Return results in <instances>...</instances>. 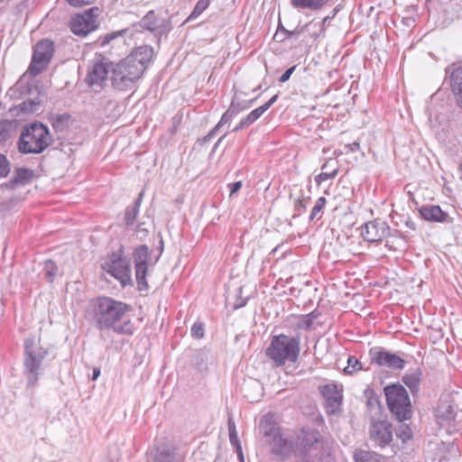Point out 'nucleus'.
<instances>
[{"label":"nucleus","instance_id":"1a4fd4ad","mask_svg":"<svg viewBox=\"0 0 462 462\" xmlns=\"http://www.w3.org/2000/svg\"><path fill=\"white\" fill-rule=\"evenodd\" d=\"M99 14L97 7H92L71 17L69 26L71 32L78 36H86L97 28V18Z\"/></svg>","mask_w":462,"mask_h":462},{"label":"nucleus","instance_id":"7c9ffc66","mask_svg":"<svg viewBox=\"0 0 462 462\" xmlns=\"http://www.w3.org/2000/svg\"><path fill=\"white\" fill-rule=\"evenodd\" d=\"M228 431L230 443L235 447L240 462H245L242 447L238 439L236 425L235 422H233L231 420H228Z\"/></svg>","mask_w":462,"mask_h":462},{"label":"nucleus","instance_id":"72a5a7b5","mask_svg":"<svg viewBox=\"0 0 462 462\" xmlns=\"http://www.w3.org/2000/svg\"><path fill=\"white\" fill-rule=\"evenodd\" d=\"M59 273L58 266L52 260H46L43 266V275L49 282H52Z\"/></svg>","mask_w":462,"mask_h":462},{"label":"nucleus","instance_id":"9b49d317","mask_svg":"<svg viewBox=\"0 0 462 462\" xmlns=\"http://www.w3.org/2000/svg\"><path fill=\"white\" fill-rule=\"evenodd\" d=\"M369 356L371 363L379 366H385L392 370H402L405 365V360L394 353L386 351L381 346H375L370 349Z\"/></svg>","mask_w":462,"mask_h":462},{"label":"nucleus","instance_id":"f704fd0d","mask_svg":"<svg viewBox=\"0 0 462 462\" xmlns=\"http://www.w3.org/2000/svg\"><path fill=\"white\" fill-rule=\"evenodd\" d=\"M356 462H381V457L371 451L358 450L355 454Z\"/></svg>","mask_w":462,"mask_h":462},{"label":"nucleus","instance_id":"bb28decb","mask_svg":"<svg viewBox=\"0 0 462 462\" xmlns=\"http://www.w3.org/2000/svg\"><path fill=\"white\" fill-rule=\"evenodd\" d=\"M143 196V191H141L134 204L126 208L125 211V223L127 226L134 225L136 217L139 213V208L142 203Z\"/></svg>","mask_w":462,"mask_h":462},{"label":"nucleus","instance_id":"dca6fc26","mask_svg":"<svg viewBox=\"0 0 462 462\" xmlns=\"http://www.w3.org/2000/svg\"><path fill=\"white\" fill-rule=\"evenodd\" d=\"M391 228L384 221L374 220L366 223L362 228V236L367 242H379L390 235Z\"/></svg>","mask_w":462,"mask_h":462},{"label":"nucleus","instance_id":"3c124183","mask_svg":"<svg viewBox=\"0 0 462 462\" xmlns=\"http://www.w3.org/2000/svg\"><path fill=\"white\" fill-rule=\"evenodd\" d=\"M278 95H274L266 103H264L260 107L265 112L267 111L277 100Z\"/></svg>","mask_w":462,"mask_h":462},{"label":"nucleus","instance_id":"ea45409f","mask_svg":"<svg viewBox=\"0 0 462 462\" xmlns=\"http://www.w3.org/2000/svg\"><path fill=\"white\" fill-rule=\"evenodd\" d=\"M127 32V29L111 32L104 35L100 38V46L104 47L106 44L110 43L113 40L116 39L119 36H124Z\"/></svg>","mask_w":462,"mask_h":462},{"label":"nucleus","instance_id":"6e6d98bb","mask_svg":"<svg viewBox=\"0 0 462 462\" xmlns=\"http://www.w3.org/2000/svg\"><path fill=\"white\" fill-rule=\"evenodd\" d=\"M32 105H33V103L32 101H30L28 103L27 102H23L22 104V107L21 108L23 111H32Z\"/></svg>","mask_w":462,"mask_h":462},{"label":"nucleus","instance_id":"0eeeda50","mask_svg":"<svg viewBox=\"0 0 462 462\" xmlns=\"http://www.w3.org/2000/svg\"><path fill=\"white\" fill-rule=\"evenodd\" d=\"M387 406L399 421L411 418V403L406 389L401 384H392L384 388Z\"/></svg>","mask_w":462,"mask_h":462},{"label":"nucleus","instance_id":"2eb2a0df","mask_svg":"<svg viewBox=\"0 0 462 462\" xmlns=\"http://www.w3.org/2000/svg\"><path fill=\"white\" fill-rule=\"evenodd\" d=\"M325 399V408L328 414H337L341 411L343 401L342 390L336 384H325L319 388Z\"/></svg>","mask_w":462,"mask_h":462},{"label":"nucleus","instance_id":"e433bc0d","mask_svg":"<svg viewBox=\"0 0 462 462\" xmlns=\"http://www.w3.org/2000/svg\"><path fill=\"white\" fill-rule=\"evenodd\" d=\"M365 393L367 397L366 406L369 409V411L371 412H378L380 411L381 405L377 395L372 390H366Z\"/></svg>","mask_w":462,"mask_h":462},{"label":"nucleus","instance_id":"5701e85b","mask_svg":"<svg viewBox=\"0 0 462 462\" xmlns=\"http://www.w3.org/2000/svg\"><path fill=\"white\" fill-rule=\"evenodd\" d=\"M331 0H291L294 8L319 11L323 9Z\"/></svg>","mask_w":462,"mask_h":462},{"label":"nucleus","instance_id":"4c0bfd02","mask_svg":"<svg viewBox=\"0 0 462 462\" xmlns=\"http://www.w3.org/2000/svg\"><path fill=\"white\" fill-rule=\"evenodd\" d=\"M326 204H327L326 198L319 197L317 199L314 207L311 209V212H310V217H309L310 221H313L314 219L321 218V215H319V213H321V211L325 208Z\"/></svg>","mask_w":462,"mask_h":462},{"label":"nucleus","instance_id":"c03bdc74","mask_svg":"<svg viewBox=\"0 0 462 462\" xmlns=\"http://www.w3.org/2000/svg\"><path fill=\"white\" fill-rule=\"evenodd\" d=\"M252 102H253V100L250 102L243 101V102L239 103V102L236 101V97H234L229 108H233L234 116H236V115H238L241 111L248 108Z\"/></svg>","mask_w":462,"mask_h":462},{"label":"nucleus","instance_id":"864d4df0","mask_svg":"<svg viewBox=\"0 0 462 462\" xmlns=\"http://www.w3.org/2000/svg\"><path fill=\"white\" fill-rule=\"evenodd\" d=\"M349 152H356L360 149V143L358 142H354L346 146Z\"/></svg>","mask_w":462,"mask_h":462},{"label":"nucleus","instance_id":"6e6552de","mask_svg":"<svg viewBox=\"0 0 462 462\" xmlns=\"http://www.w3.org/2000/svg\"><path fill=\"white\" fill-rule=\"evenodd\" d=\"M54 52V43L52 41L44 39L36 44L29 71L32 75L42 73L51 62Z\"/></svg>","mask_w":462,"mask_h":462},{"label":"nucleus","instance_id":"f3484780","mask_svg":"<svg viewBox=\"0 0 462 462\" xmlns=\"http://www.w3.org/2000/svg\"><path fill=\"white\" fill-rule=\"evenodd\" d=\"M106 270L117 279L123 286L131 282V268L126 259L116 257L106 263Z\"/></svg>","mask_w":462,"mask_h":462},{"label":"nucleus","instance_id":"412c9836","mask_svg":"<svg viewBox=\"0 0 462 462\" xmlns=\"http://www.w3.org/2000/svg\"><path fill=\"white\" fill-rule=\"evenodd\" d=\"M420 215L423 219L431 222L444 223L448 219V214L436 205L422 206L420 208Z\"/></svg>","mask_w":462,"mask_h":462},{"label":"nucleus","instance_id":"f03ea898","mask_svg":"<svg viewBox=\"0 0 462 462\" xmlns=\"http://www.w3.org/2000/svg\"><path fill=\"white\" fill-rule=\"evenodd\" d=\"M153 54L152 47L140 46L116 64L111 62L110 80L114 88L125 91L134 88Z\"/></svg>","mask_w":462,"mask_h":462},{"label":"nucleus","instance_id":"39448f33","mask_svg":"<svg viewBox=\"0 0 462 462\" xmlns=\"http://www.w3.org/2000/svg\"><path fill=\"white\" fill-rule=\"evenodd\" d=\"M52 136L42 123H32L21 133L18 150L22 153H41L51 145Z\"/></svg>","mask_w":462,"mask_h":462},{"label":"nucleus","instance_id":"9d476101","mask_svg":"<svg viewBox=\"0 0 462 462\" xmlns=\"http://www.w3.org/2000/svg\"><path fill=\"white\" fill-rule=\"evenodd\" d=\"M108 73L111 74V61L107 58L101 56L91 67H89L86 82L94 90L99 91L108 80Z\"/></svg>","mask_w":462,"mask_h":462},{"label":"nucleus","instance_id":"423d86ee","mask_svg":"<svg viewBox=\"0 0 462 462\" xmlns=\"http://www.w3.org/2000/svg\"><path fill=\"white\" fill-rule=\"evenodd\" d=\"M47 350L41 346L40 342L33 338L24 341V374L27 376V388H33L37 384L41 366L47 355Z\"/></svg>","mask_w":462,"mask_h":462},{"label":"nucleus","instance_id":"f8f14e48","mask_svg":"<svg viewBox=\"0 0 462 462\" xmlns=\"http://www.w3.org/2000/svg\"><path fill=\"white\" fill-rule=\"evenodd\" d=\"M149 248L143 245L135 248L133 257L135 267V278L140 291L147 290L148 283L146 281L147 261L149 258Z\"/></svg>","mask_w":462,"mask_h":462},{"label":"nucleus","instance_id":"cd10ccee","mask_svg":"<svg viewBox=\"0 0 462 462\" xmlns=\"http://www.w3.org/2000/svg\"><path fill=\"white\" fill-rule=\"evenodd\" d=\"M33 178V171L28 168H16L14 171V176L11 180L10 184L11 185H16V184H28L32 179Z\"/></svg>","mask_w":462,"mask_h":462},{"label":"nucleus","instance_id":"a878e982","mask_svg":"<svg viewBox=\"0 0 462 462\" xmlns=\"http://www.w3.org/2000/svg\"><path fill=\"white\" fill-rule=\"evenodd\" d=\"M50 121L56 132H63L69 127L71 116L68 113L52 114L50 116Z\"/></svg>","mask_w":462,"mask_h":462},{"label":"nucleus","instance_id":"4468645a","mask_svg":"<svg viewBox=\"0 0 462 462\" xmlns=\"http://www.w3.org/2000/svg\"><path fill=\"white\" fill-rule=\"evenodd\" d=\"M393 426L388 421H374L369 429L370 440L375 447L384 448L393 440Z\"/></svg>","mask_w":462,"mask_h":462},{"label":"nucleus","instance_id":"4d7b16f0","mask_svg":"<svg viewBox=\"0 0 462 462\" xmlns=\"http://www.w3.org/2000/svg\"><path fill=\"white\" fill-rule=\"evenodd\" d=\"M159 250H160V254H159V256L157 258H159L161 256V254H162L163 252V240L162 238L161 237L160 238V246H159ZM158 259H156L157 261Z\"/></svg>","mask_w":462,"mask_h":462},{"label":"nucleus","instance_id":"a211bd4d","mask_svg":"<svg viewBox=\"0 0 462 462\" xmlns=\"http://www.w3.org/2000/svg\"><path fill=\"white\" fill-rule=\"evenodd\" d=\"M152 462H181L182 457L170 444H161L151 452Z\"/></svg>","mask_w":462,"mask_h":462},{"label":"nucleus","instance_id":"8fccbe9b","mask_svg":"<svg viewBox=\"0 0 462 462\" xmlns=\"http://www.w3.org/2000/svg\"><path fill=\"white\" fill-rule=\"evenodd\" d=\"M295 69H296V66H292V67L289 68L287 70H285V72L281 76L279 81L282 83L288 81L289 79L291 78V74L295 70Z\"/></svg>","mask_w":462,"mask_h":462},{"label":"nucleus","instance_id":"58836bf2","mask_svg":"<svg viewBox=\"0 0 462 462\" xmlns=\"http://www.w3.org/2000/svg\"><path fill=\"white\" fill-rule=\"evenodd\" d=\"M210 0H199L191 12V14L187 18L186 22L193 20L197 18L199 14H201L209 5Z\"/></svg>","mask_w":462,"mask_h":462},{"label":"nucleus","instance_id":"4be33fe9","mask_svg":"<svg viewBox=\"0 0 462 462\" xmlns=\"http://www.w3.org/2000/svg\"><path fill=\"white\" fill-rule=\"evenodd\" d=\"M272 452L282 458L287 457L292 451V443L280 433L270 441Z\"/></svg>","mask_w":462,"mask_h":462},{"label":"nucleus","instance_id":"09e8293b","mask_svg":"<svg viewBox=\"0 0 462 462\" xmlns=\"http://www.w3.org/2000/svg\"><path fill=\"white\" fill-rule=\"evenodd\" d=\"M143 226H144V224L141 223L137 226V228H136V234L140 239H143L145 236H147V235L149 233V230L146 227H144Z\"/></svg>","mask_w":462,"mask_h":462},{"label":"nucleus","instance_id":"f257e3e1","mask_svg":"<svg viewBox=\"0 0 462 462\" xmlns=\"http://www.w3.org/2000/svg\"><path fill=\"white\" fill-rule=\"evenodd\" d=\"M96 328L99 330H113L119 335H133L134 327L126 318L130 307L110 297H97L89 303Z\"/></svg>","mask_w":462,"mask_h":462},{"label":"nucleus","instance_id":"603ef678","mask_svg":"<svg viewBox=\"0 0 462 462\" xmlns=\"http://www.w3.org/2000/svg\"><path fill=\"white\" fill-rule=\"evenodd\" d=\"M229 187H230V195H233V194H235L236 192H237L241 189L242 182L241 181H236V182L231 183L229 185Z\"/></svg>","mask_w":462,"mask_h":462},{"label":"nucleus","instance_id":"37998d69","mask_svg":"<svg viewBox=\"0 0 462 462\" xmlns=\"http://www.w3.org/2000/svg\"><path fill=\"white\" fill-rule=\"evenodd\" d=\"M11 171V163L8 159L2 153H0V177H7Z\"/></svg>","mask_w":462,"mask_h":462},{"label":"nucleus","instance_id":"ddd939ff","mask_svg":"<svg viewBox=\"0 0 462 462\" xmlns=\"http://www.w3.org/2000/svg\"><path fill=\"white\" fill-rule=\"evenodd\" d=\"M140 26L158 36L167 34L172 29L171 20L158 15L153 10L142 18Z\"/></svg>","mask_w":462,"mask_h":462},{"label":"nucleus","instance_id":"c9c22d12","mask_svg":"<svg viewBox=\"0 0 462 462\" xmlns=\"http://www.w3.org/2000/svg\"><path fill=\"white\" fill-rule=\"evenodd\" d=\"M320 313L317 310L310 312V314L303 316L298 322L300 328L310 329L314 326V321L319 317Z\"/></svg>","mask_w":462,"mask_h":462},{"label":"nucleus","instance_id":"e2e57ef3","mask_svg":"<svg viewBox=\"0 0 462 462\" xmlns=\"http://www.w3.org/2000/svg\"><path fill=\"white\" fill-rule=\"evenodd\" d=\"M4 0H0V2H3Z\"/></svg>","mask_w":462,"mask_h":462},{"label":"nucleus","instance_id":"7ed1b4c3","mask_svg":"<svg viewBox=\"0 0 462 462\" xmlns=\"http://www.w3.org/2000/svg\"><path fill=\"white\" fill-rule=\"evenodd\" d=\"M296 457L301 462H334L330 448L324 445L317 430H301Z\"/></svg>","mask_w":462,"mask_h":462},{"label":"nucleus","instance_id":"aec40b11","mask_svg":"<svg viewBox=\"0 0 462 462\" xmlns=\"http://www.w3.org/2000/svg\"><path fill=\"white\" fill-rule=\"evenodd\" d=\"M446 75H449L450 86L455 95L457 104L462 108V67H457L455 69H451V67H448L445 69Z\"/></svg>","mask_w":462,"mask_h":462},{"label":"nucleus","instance_id":"de8ad7c7","mask_svg":"<svg viewBox=\"0 0 462 462\" xmlns=\"http://www.w3.org/2000/svg\"><path fill=\"white\" fill-rule=\"evenodd\" d=\"M9 126L6 121L0 122V141H6L9 138Z\"/></svg>","mask_w":462,"mask_h":462},{"label":"nucleus","instance_id":"13d9d810","mask_svg":"<svg viewBox=\"0 0 462 462\" xmlns=\"http://www.w3.org/2000/svg\"><path fill=\"white\" fill-rule=\"evenodd\" d=\"M226 134H225L224 135H222L218 140L217 142L215 143L214 145V149H217V146L220 144V143L223 141V139L226 137Z\"/></svg>","mask_w":462,"mask_h":462},{"label":"nucleus","instance_id":"c756f323","mask_svg":"<svg viewBox=\"0 0 462 462\" xmlns=\"http://www.w3.org/2000/svg\"><path fill=\"white\" fill-rule=\"evenodd\" d=\"M263 113L264 111L260 106L254 109L245 117L240 120L239 124L233 129V132H237L241 129L250 126L257 119H259Z\"/></svg>","mask_w":462,"mask_h":462},{"label":"nucleus","instance_id":"c85d7f7f","mask_svg":"<svg viewBox=\"0 0 462 462\" xmlns=\"http://www.w3.org/2000/svg\"><path fill=\"white\" fill-rule=\"evenodd\" d=\"M260 430L266 438L273 439L275 435L280 434V429L276 427L272 417H263L259 425Z\"/></svg>","mask_w":462,"mask_h":462},{"label":"nucleus","instance_id":"a19ab883","mask_svg":"<svg viewBox=\"0 0 462 462\" xmlns=\"http://www.w3.org/2000/svg\"><path fill=\"white\" fill-rule=\"evenodd\" d=\"M362 364L355 356H349L347 359V366L344 368L346 374H351L354 372L362 370Z\"/></svg>","mask_w":462,"mask_h":462},{"label":"nucleus","instance_id":"393cba45","mask_svg":"<svg viewBox=\"0 0 462 462\" xmlns=\"http://www.w3.org/2000/svg\"><path fill=\"white\" fill-rule=\"evenodd\" d=\"M336 164L337 162H335L334 160H328L322 165V172L316 176V182L318 184H320L322 181L335 178L338 171V168Z\"/></svg>","mask_w":462,"mask_h":462},{"label":"nucleus","instance_id":"5fc2aeb1","mask_svg":"<svg viewBox=\"0 0 462 462\" xmlns=\"http://www.w3.org/2000/svg\"><path fill=\"white\" fill-rule=\"evenodd\" d=\"M68 3L72 6H82L87 4L84 0H67Z\"/></svg>","mask_w":462,"mask_h":462},{"label":"nucleus","instance_id":"49530a36","mask_svg":"<svg viewBox=\"0 0 462 462\" xmlns=\"http://www.w3.org/2000/svg\"><path fill=\"white\" fill-rule=\"evenodd\" d=\"M191 335L195 338H201L204 337V326L201 322H195L191 327Z\"/></svg>","mask_w":462,"mask_h":462},{"label":"nucleus","instance_id":"680f3d73","mask_svg":"<svg viewBox=\"0 0 462 462\" xmlns=\"http://www.w3.org/2000/svg\"><path fill=\"white\" fill-rule=\"evenodd\" d=\"M214 462H222V461H219V460H217V459H216Z\"/></svg>","mask_w":462,"mask_h":462},{"label":"nucleus","instance_id":"2f4dec72","mask_svg":"<svg viewBox=\"0 0 462 462\" xmlns=\"http://www.w3.org/2000/svg\"><path fill=\"white\" fill-rule=\"evenodd\" d=\"M244 390L245 392V396L250 402H257L262 395V387L256 381L245 384Z\"/></svg>","mask_w":462,"mask_h":462},{"label":"nucleus","instance_id":"473e14b6","mask_svg":"<svg viewBox=\"0 0 462 462\" xmlns=\"http://www.w3.org/2000/svg\"><path fill=\"white\" fill-rule=\"evenodd\" d=\"M234 110L233 108H228L221 116L220 121L217 124V125L205 136V140H210L216 133L218 131L220 127H222L225 124L228 123L234 118Z\"/></svg>","mask_w":462,"mask_h":462},{"label":"nucleus","instance_id":"bf43d9fd","mask_svg":"<svg viewBox=\"0 0 462 462\" xmlns=\"http://www.w3.org/2000/svg\"><path fill=\"white\" fill-rule=\"evenodd\" d=\"M99 374H100V371L99 370H94V372H93V379H97Z\"/></svg>","mask_w":462,"mask_h":462},{"label":"nucleus","instance_id":"20e7f679","mask_svg":"<svg viewBox=\"0 0 462 462\" xmlns=\"http://www.w3.org/2000/svg\"><path fill=\"white\" fill-rule=\"evenodd\" d=\"M300 344L299 336L290 337L284 334L273 336L266 348V356L277 366L283 365L286 362L295 363L300 354Z\"/></svg>","mask_w":462,"mask_h":462},{"label":"nucleus","instance_id":"052dcab7","mask_svg":"<svg viewBox=\"0 0 462 462\" xmlns=\"http://www.w3.org/2000/svg\"><path fill=\"white\" fill-rule=\"evenodd\" d=\"M286 33H288L289 35L292 34V32H288L286 31Z\"/></svg>","mask_w":462,"mask_h":462},{"label":"nucleus","instance_id":"a18cd8bd","mask_svg":"<svg viewBox=\"0 0 462 462\" xmlns=\"http://www.w3.org/2000/svg\"><path fill=\"white\" fill-rule=\"evenodd\" d=\"M397 436L403 441L405 442L406 440L408 439H411V437H412V431L411 430V428L404 424V425H402L399 431L397 432Z\"/></svg>","mask_w":462,"mask_h":462},{"label":"nucleus","instance_id":"6ab92c4d","mask_svg":"<svg viewBox=\"0 0 462 462\" xmlns=\"http://www.w3.org/2000/svg\"><path fill=\"white\" fill-rule=\"evenodd\" d=\"M436 417L441 427H447L449 430L455 429V411L453 406L448 402H440L436 409Z\"/></svg>","mask_w":462,"mask_h":462},{"label":"nucleus","instance_id":"79ce46f5","mask_svg":"<svg viewBox=\"0 0 462 462\" xmlns=\"http://www.w3.org/2000/svg\"><path fill=\"white\" fill-rule=\"evenodd\" d=\"M310 199V197L306 199H297L294 201V210L296 211V213L293 215V217L301 215L306 210Z\"/></svg>","mask_w":462,"mask_h":462},{"label":"nucleus","instance_id":"b1692460","mask_svg":"<svg viewBox=\"0 0 462 462\" xmlns=\"http://www.w3.org/2000/svg\"><path fill=\"white\" fill-rule=\"evenodd\" d=\"M421 380V370L415 368L402 377L403 383L411 390L412 394L418 393Z\"/></svg>","mask_w":462,"mask_h":462}]
</instances>
